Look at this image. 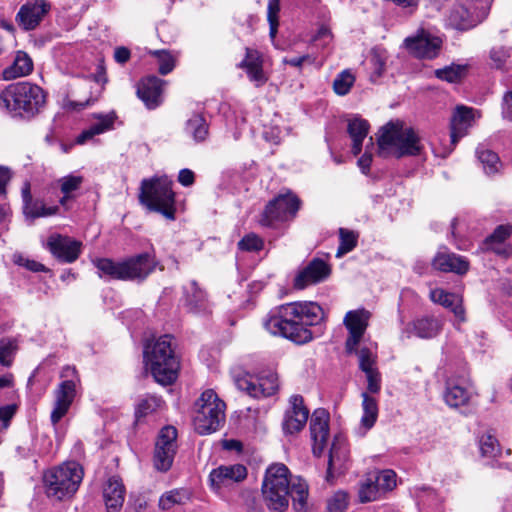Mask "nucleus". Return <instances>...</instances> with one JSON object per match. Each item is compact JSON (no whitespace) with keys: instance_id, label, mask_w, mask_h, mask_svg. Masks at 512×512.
Masks as SVG:
<instances>
[{"instance_id":"60","label":"nucleus","mask_w":512,"mask_h":512,"mask_svg":"<svg viewBox=\"0 0 512 512\" xmlns=\"http://www.w3.org/2000/svg\"><path fill=\"white\" fill-rule=\"evenodd\" d=\"M502 114L504 118L512 121V90L503 98Z\"/></svg>"},{"instance_id":"27","label":"nucleus","mask_w":512,"mask_h":512,"mask_svg":"<svg viewBox=\"0 0 512 512\" xmlns=\"http://www.w3.org/2000/svg\"><path fill=\"white\" fill-rule=\"evenodd\" d=\"M442 330V322L438 318L425 316L416 319L408 324L401 332V338H410L415 335L422 339H430L436 337Z\"/></svg>"},{"instance_id":"53","label":"nucleus","mask_w":512,"mask_h":512,"mask_svg":"<svg viewBox=\"0 0 512 512\" xmlns=\"http://www.w3.org/2000/svg\"><path fill=\"white\" fill-rule=\"evenodd\" d=\"M14 351L15 345L12 340L7 338L0 339V364L10 366Z\"/></svg>"},{"instance_id":"5","label":"nucleus","mask_w":512,"mask_h":512,"mask_svg":"<svg viewBox=\"0 0 512 512\" xmlns=\"http://www.w3.org/2000/svg\"><path fill=\"white\" fill-rule=\"evenodd\" d=\"M381 154L396 158L420 155L423 150L421 139L416 131L402 121H390L379 130L377 138Z\"/></svg>"},{"instance_id":"61","label":"nucleus","mask_w":512,"mask_h":512,"mask_svg":"<svg viewBox=\"0 0 512 512\" xmlns=\"http://www.w3.org/2000/svg\"><path fill=\"white\" fill-rule=\"evenodd\" d=\"M131 56L130 50L126 47H117L114 51V59L119 64H125Z\"/></svg>"},{"instance_id":"22","label":"nucleus","mask_w":512,"mask_h":512,"mask_svg":"<svg viewBox=\"0 0 512 512\" xmlns=\"http://www.w3.org/2000/svg\"><path fill=\"white\" fill-rule=\"evenodd\" d=\"M309 410L304 405L303 397L292 395L289 399V407L283 420V431L286 434H294L301 431L308 420Z\"/></svg>"},{"instance_id":"4","label":"nucleus","mask_w":512,"mask_h":512,"mask_svg":"<svg viewBox=\"0 0 512 512\" xmlns=\"http://www.w3.org/2000/svg\"><path fill=\"white\" fill-rule=\"evenodd\" d=\"M144 360L157 383L170 385L176 381L180 361L172 346L170 335H164L152 343H146Z\"/></svg>"},{"instance_id":"46","label":"nucleus","mask_w":512,"mask_h":512,"mask_svg":"<svg viewBox=\"0 0 512 512\" xmlns=\"http://www.w3.org/2000/svg\"><path fill=\"white\" fill-rule=\"evenodd\" d=\"M189 500V495L184 490H172L163 494L159 500V507L163 510H169L174 505L184 504Z\"/></svg>"},{"instance_id":"16","label":"nucleus","mask_w":512,"mask_h":512,"mask_svg":"<svg viewBox=\"0 0 512 512\" xmlns=\"http://www.w3.org/2000/svg\"><path fill=\"white\" fill-rule=\"evenodd\" d=\"M442 43L443 41L439 36L433 35L424 29L404 40L408 52L420 59L436 58L440 53Z\"/></svg>"},{"instance_id":"8","label":"nucleus","mask_w":512,"mask_h":512,"mask_svg":"<svg viewBox=\"0 0 512 512\" xmlns=\"http://www.w3.org/2000/svg\"><path fill=\"white\" fill-rule=\"evenodd\" d=\"M83 475V468L75 461L48 470L44 474L47 495L57 500L71 497L78 490Z\"/></svg>"},{"instance_id":"45","label":"nucleus","mask_w":512,"mask_h":512,"mask_svg":"<svg viewBox=\"0 0 512 512\" xmlns=\"http://www.w3.org/2000/svg\"><path fill=\"white\" fill-rule=\"evenodd\" d=\"M479 161L483 164V168L486 174H494L498 171L499 157L498 155L483 147H478L476 151Z\"/></svg>"},{"instance_id":"3","label":"nucleus","mask_w":512,"mask_h":512,"mask_svg":"<svg viewBox=\"0 0 512 512\" xmlns=\"http://www.w3.org/2000/svg\"><path fill=\"white\" fill-rule=\"evenodd\" d=\"M47 93L30 81L9 84L0 92V110L13 119L31 120L46 106Z\"/></svg>"},{"instance_id":"6","label":"nucleus","mask_w":512,"mask_h":512,"mask_svg":"<svg viewBox=\"0 0 512 512\" xmlns=\"http://www.w3.org/2000/svg\"><path fill=\"white\" fill-rule=\"evenodd\" d=\"M93 264L101 278L107 276L117 280L141 282L155 270L157 262L149 253H141L119 262L109 258H96Z\"/></svg>"},{"instance_id":"25","label":"nucleus","mask_w":512,"mask_h":512,"mask_svg":"<svg viewBox=\"0 0 512 512\" xmlns=\"http://www.w3.org/2000/svg\"><path fill=\"white\" fill-rule=\"evenodd\" d=\"M247 477V469L242 464L221 465L210 472L209 481L214 490H220Z\"/></svg>"},{"instance_id":"63","label":"nucleus","mask_w":512,"mask_h":512,"mask_svg":"<svg viewBox=\"0 0 512 512\" xmlns=\"http://www.w3.org/2000/svg\"><path fill=\"white\" fill-rule=\"evenodd\" d=\"M178 181L183 186H190L194 183V173L190 169H182L178 175Z\"/></svg>"},{"instance_id":"14","label":"nucleus","mask_w":512,"mask_h":512,"mask_svg":"<svg viewBox=\"0 0 512 512\" xmlns=\"http://www.w3.org/2000/svg\"><path fill=\"white\" fill-rule=\"evenodd\" d=\"M235 384L239 390L253 398L273 396L279 389L278 375L271 371L261 374L256 380L248 375L238 377Z\"/></svg>"},{"instance_id":"55","label":"nucleus","mask_w":512,"mask_h":512,"mask_svg":"<svg viewBox=\"0 0 512 512\" xmlns=\"http://www.w3.org/2000/svg\"><path fill=\"white\" fill-rule=\"evenodd\" d=\"M358 357H359V367L360 369L366 373L370 372L375 367V356L368 348H362L358 351Z\"/></svg>"},{"instance_id":"1","label":"nucleus","mask_w":512,"mask_h":512,"mask_svg":"<svg viewBox=\"0 0 512 512\" xmlns=\"http://www.w3.org/2000/svg\"><path fill=\"white\" fill-rule=\"evenodd\" d=\"M324 317L322 307L316 302H291L270 311L263 319V326L273 336L303 345L313 340L310 327L320 324Z\"/></svg>"},{"instance_id":"11","label":"nucleus","mask_w":512,"mask_h":512,"mask_svg":"<svg viewBox=\"0 0 512 512\" xmlns=\"http://www.w3.org/2000/svg\"><path fill=\"white\" fill-rule=\"evenodd\" d=\"M300 204V199L290 191L279 194L268 202L259 223L265 227H276L279 223L290 221L295 218Z\"/></svg>"},{"instance_id":"9","label":"nucleus","mask_w":512,"mask_h":512,"mask_svg":"<svg viewBox=\"0 0 512 512\" xmlns=\"http://www.w3.org/2000/svg\"><path fill=\"white\" fill-rule=\"evenodd\" d=\"M194 427L201 435L217 431L225 420V403L215 391H204L195 403Z\"/></svg>"},{"instance_id":"56","label":"nucleus","mask_w":512,"mask_h":512,"mask_svg":"<svg viewBox=\"0 0 512 512\" xmlns=\"http://www.w3.org/2000/svg\"><path fill=\"white\" fill-rule=\"evenodd\" d=\"M16 411L17 406L15 404H9L0 407V424L2 429H7L9 427Z\"/></svg>"},{"instance_id":"28","label":"nucleus","mask_w":512,"mask_h":512,"mask_svg":"<svg viewBox=\"0 0 512 512\" xmlns=\"http://www.w3.org/2000/svg\"><path fill=\"white\" fill-rule=\"evenodd\" d=\"M472 395L471 387L463 379L449 378L446 381L443 397L448 406L452 408L465 406L470 402Z\"/></svg>"},{"instance_id":"44","label":"nucleus","mask_w":512,"mask_h":512,"mask_svg":"<svg viewBox=\"0 0 512 512\" xmlns=\"http://www.w3.org/2000/svg\"><path fill=\"white\" fill-rule=\"evenodd\" d=\"M434 74L440 80L456 83L465 76L466 66L452 64L442 69L435 70Z\"/></svg>"},{"instance_id":"17","label":"nucleus","mask_w":512,"mask_h":512,"mask_svg":"<svg viewBox=\"0 0 512 512\" xmlns=\"http://www.w3.org/2000/svg\"><path fill=\"white\" fill-rule=\"evenodd\" d=\"M369 317L370 313L364 309L352 310L346 313L344 325L349 331V336L345 348L348 353L356 352V348L368 326Z\"/></svg>"},{"instance_id":"20","label":"nucleus","mask_w":512,"mask_h":512,"mask_svg":"<svg viewBox=\"0 0 512 512\" xmlns=\"http://www.w3.org/2000/svg\"><path fill=\"white\" fill-rule=\"evenodd\" d=\"M237 66L245 71L248 79L255 87H262L269 79L264 70L263 54L254 48H245V56Z\"/></svg>"},{"instance_id":"12","label":"nucleus","mask_w":512,"mask_h":512,"mask_svg":"<svg viewBox=\"0 0 512 512\" xmlns=\"http://www.w3.org/2000/svg\"><path fill=\"white\" fill-rule=\"evenodd\" d=\"M367 392L362 393V416L355 432L358 436H365L366 433L375 425L378 418L377 400L368 394H376L381 389V375L378 369L366 372Z\"/></svg>"},{"instance_id":"59","label":"nucleus","mask_w":512,"mask_h":512,"mask_svg":"<svg viewBox=\"0 0 512 512\" xmlns=\"http://www.w3.org/2000/svg\"><path fill=\"white\" fill-rule=\"evenodd\" d=\"M331 39H332L331 32L325 26L320 27L317 34L313 37V41L314 42L321 41L322 46L328 45L330 43Z\"/></svg>"},{"instance_id":"7","label":"nucleus","mask_w":512,"mask_h":512,"mask_svg":"<svg viewBox=\"0 0 512 512\" xmlns=\"http://www.w3.org/2000/svg\"><path fill=\"white\" fill-rule=\"evenodd\" d=\"M172 184L166 176L142 180L140 202L149 210L162 214L168 220H174L176 207Z\"/></svg>"},{"instance_id":"48","label":"nucleus","mask_w":512,"mask_h":512,"mask_svg":"<svg viewBox=\"0 0 512 512\" xmlns=\"http://www.w3.org/2000/svg\"><path fill=\"white\" fill-rule=\"evenodd\" d=\"M479 445L483 456L495 458L500 454L499 442L490 432H487L480 437Z\"/></svg>"},{"instance_id":"23","label":"nucleus","mask_w":512,"mask_h":512,"mask_svg":"<svg viewBox=\"0 0 512 512\" xmlns=\"http://www.w3.org/2000/svg\"><path fill=\"white\" fill-rule=\"evenodd\" d=\"M166 81L156 77L147 76L137 85V96L148 109H155L163 102V91Z\"/></svg>"},{"instance_id":"40","label":"nucleus","mask_w":512,"mask_h":512,"mask_svg":"<svg viewBox=\"0 0 512 512\" xmlns=\"http://www.w3.org/2000/svg\"><path fill=\"white\" fill-rule=\"evenodd\" d=\"M358 497L361 503L373 502L384 498L370 473L359 483Z\"/></svg>"},{"instance_id":"58","label":"nucleus","mask_w":512,"mask_h":512,"mask_svg":"<svg viewBox=\"0 0 512 512\" xmlns=\"http://www.w3.org/2000/svg\"><path fill=\"white\" fill-rule=\"evenodd\" d=\"M12 173L9 168L0 165V196L6 197L7 185L10 182Z\"/></svg>"},{"instance_id":"41","label":"nucleus","mask_w":512,"mask_h":512,"mask_svg":"<svg viewBox=\"0 0 512 512\" xmlns=\"http://www.w3.org/2000/svg\"><path fill=\"white\" fill-rule=\"evenodd\" d=\"M376 486L379 488L385 497L388 492H391L397 485V475L391 469L375 470L370 472Z\"/></svg>"},{"instance_id":"18","label":"nucleus","mask_w":512,"mask_h":512,"mask_svg":"<svg viewBox=\"0 0 512 512\" xmlns=\"http://www.w3.org/2000/svg\"><path fill=\"white\" fill-rule=\"evenodd\" d=\"M310 433L313 441V454L320 457L328 445L329 433V414L324 409H317L313 412L310 421Z\"/></svg>"},{"instance_id":"38","label":"nucleus","mask_w":512,"mask_h":512,"mask_svg":"<svg viewBox=\"0 0 512 512\" xmlns=\"http://www.w3.org/2000/svg\"><path fill=\"white\" fill-rule=\"evenodd\" d=\"M84 178L80 175L69 174L58 180V185L63 196L59 199L62 206H66L69 201L74 200L82 187Z\"/></svg>"},{"instance_id":"10","label":"nucleus","mask_w":512,"mask_h":512,"mask_svg":"<svg viewBox=\"0 0 512 512\" xmlns=\"http://www.w3.org/2000/svg\"><path fill=\"white\" fill-rule=\"evenodd\" d=\"M61 382L54 391V406L50 419L53 425L67 414L76 396L77 386L80 385V376L74 366L66 365L60 372Z\"/></svg>"},{"instance_id":"52","label":"nucleus","mask_w":512,"mask_h":512,"mask_svg":"<svg viewBox=\"0 0 512 512\" xmlns=\"http://www.w3.org/2000/svg\"><path fill=\"white\" fill-rule=\"evenodd\" d=\"M348 505V495L343 491L336 492L327 503V512H344Z\"/></svg>"},{"instance_id":"50","label":"nucleus","mask_w":512,"mask_h":512,"mask_svg":"<svg viewBox=\"0 0 512 512\" xmlns=\"http://www.w3.org/2000/svg\"><path fill=\"white\" fill-rule=\"evenodd\" d=\"M155 56L159 63V73L161 75L169 74L175 67V57L168 51L155 50L150 52Z\"/></svg>"},{"instance_id":"51","label":"nucleus","mask_w":512,"mask_h":512,"mask_svg":"<svg viewBox=\"0 0 512 512\" xmlns=\"http://www.w3.org/2000/svg\"><path fill=\"white\" fill-rule=\"evenodd\" d=\"M264 247V241L255 233L245 235L239 242L238 248L242 251L258 252Z\"/></svg>"},{"instance_id":"32","label":"nucleus","mask_w":512,"mask_h":512,"mask_svg":"<svg viewBox=\"0 0 512 512\" xmlns=\"http://www.w3.org/2000/svg\"><path fill=\"white\" fill-rule=\"evenodd\" d=\"M103 497L109 512H117L124 503L125 487L116 476L110 477L104 486Z\"/></svg>"},{"instance_id":"31","label":"nucleus","mask_w":512,"mask_h":512,"mask_svg":"<svg viewBox=\"0 0 512 512\" xmlns=\"http://www.w3.org/2000/svg\"><path fill=\"white\" fill-rule=\"evenodd\" d=\"M432 265L439 271L454 272L457 274H465L469 269V263L466 258L447 252L437 253L433 259Z\"/></svg>"},{"instance_id":"30","label":"nucleus","mask_w":512,"mask_h":512,"mask_svg":"<svg viewBox=\"0 0 512 512\" xmlns=\"http://www.w3.org/2000/svg\"><path fill=\"white\" fill-rule=\"evenodd\" d=\"M512 233V227L509 225H500L484 241V249L493 251L497 255L509 257L512 253V247L506 244V240Z\"/></svg>"},{"instance_id":"29","label":"nucleus","mask_w":512,"mask_h":512,"mask_svg":"<svg viewBox=\"0 0 512 512\" xmlns=\"http://www.w3.org/2000/svg\"><path fill=\"white\" fill-rule=\"evenodd\" d=\"M429 297L432 302L449 309L459 322L466 320L462 298L458 294L447 292L441 288H435L430 291Z\"/></svg>"},{"instance_id":"15","label":"nucleus","mask_w":512,"mask_h":512,"mask_svg":"<svg viewBox=\"0 0 512 512\" xmlns=\"http://www.w3.org/2000/svg\"><path fill=\"white\" fill-rule=\"evenodd\" d=\"M482 0H464V3H456L449 10L446 21L454 29L466 31L475 27L481 18L478 11Z\"/></svg>"},{"instance_id":"24","label":"nucleus","mask_w":512,"mask_h":512,"mask_svg":"<svg viewBox=\"0 0 512 512\" xmlns=\"http://www.w3.org/2000/svg\"><path fill=\"white\" fill-rule=\"evenodd\" d=\"M183 305L193 314H207L211 312V303L207 292L192 280L183 286Z\"/></svg>"},{"instance_id":"47","label":"nucleus","mask_w":512,"mask_h":512,"mask_svg":"<svg viewBox=\"0 0 512 512\" xmlns=\"http://www.w3.org/2000/svg\"><path fill=\"white\" fill-rule=\"evenodd\" d=\"M340 244L337 249L336 257H341L352 251L357 245V235L348 229H339Z\"/></svg>"},{"instance_id":"13","label":"nucleus","mask_w":512,"mask_h":512,"mask_svg":"<svg viewBox=\"0 0 512 512\" xmlns=\"http://www.w3.org/2000/svg\"><path fill=\"white\" fill-rule=\"evenodd\" d=\"M177 430L173 426L163 427L157 437L154 451V466L158 471H168L177 449Z\"/></svg>"},{"instance_id":"42","label":"nucleus","mask_w":512,"mask_h":512,"mask_svg":"<svg viewBox=\"0 0 512 512\" xmlns=\"http://www.w3.org/2000/svg\"><path fill=\"white\" fill-rule=\"evenodd\" d=\"M59 208L57 206L47 207L42 200H30L23 205V213L27 218L36 219L55 215Z\"/></svg>"},{"instance_id":"34","label":"nucleus","mask_w":512,"mask_h":512,"mask_svg":"<svg viewBox=\"0 0 512 512\" xmlns=\"http://www.w3.org/2000/svg\"><path fill=\"white\" fill-rule=\"evenodd\" d=\"M93 118L97 121L91 124L89 128L83 130L77 136V144L82 145L86 143L88 140L92 139L94 136L100 135L113 129V125L116 120V115L114 112H110L107 114H94Z\"/></svg>"},{"instance_id":"26","label":"nucleus","mask_w":512,"mask_h":512,"mask_svg":"<svg viewBox=\"0 0 512 512\" xmlns=\"http://www.w3.org/2000/svg\"><path fill=\"white\" fill-rule=\"evenodd\" d=\"M47 247L59 260L72 263L79 257L82 243L69 237L56 234L49 237Z\"/></svg>"},{"instance_id":"33","label":"nucleus","mask_w":512,"mask_h":512,"mask_svg":"<svg viewBox=\"0 0 512 512\" xmlns=\"http://www.w3.org/2000/svg\"><path fill=\"white\" fill-rule=\"evenodd\" d=\"M473 122V109L464 106L456 108L451 119V143L456 145L458 140L466 135Z\"/></svg>"},{"instance_id":"64","label":"nucleus","mask_w":512,"mask_h":512,"mask_svg":"<svg viewBox=\"0 0 512 512\" xmlns=\"http://www.w3.org/2000/svg\"><path fill=\"white\" fill-rule=\"evenodd\" d=\"M372 163V154L365 151V153L358 159V166L364 174H367Z\"/></svg>"},{"instance_id":"19","label":"nucleus","mask_w":512,"mask_h":512,"mask_svg":"<svg viewBox=\"0 0 512 512\" xmlns=\"http://www.w3.org/2000/svg\"><path fill=\"white\" fill-rule=\"evenodd\" d=\"M331 273L329 265L320 258L312 259L300 269L294 278V288L302 290L310 285L320 283Z\"/></svg>"},{"instance_id":"54","label":"nucleus","mask_w":512,"mask_h":512,"mask_svg":"<svg viewBox=\"0 0 512 512\" xmlns=\"http://www.w3.org/2000/svg\"><path fill=\"white\" fill-rule=\"evenodd\" d=\"M509 57L510 50L503 46L493 47L490 51V60L497 69H501Z\"/></svg>"},{"instance_id":"21","label":"nucleus","mask_w":512,"mask_h":512,"mask_svg":"<svg viewBox=\"0 0 512 512\" xmlns=\"http://www.w3.org/2000/svg\"><path fill=\"white\" fill-rule=\"evenodd\" d=\"M51 4L46 0L28 1L16 15V22L26 31L34 30L50 11Z\"/></svg>"},{"instance_id":"37","label":"nucleus","mask_w":512,"mask_h":512,"mask_svg":"<svg viewBox=\"0 0 512 512\" xmlns=\"http://www.w3.org/2000/svg\"><path fill=\"white\" fill-rule=\"evenodd\" d=\"M184 132L195 143H201L209 135V125L201 113H193L185 123Z\"/></svg>"},{"instance_id":"2","label":"nucleus","mask_w":512,"mask_h":512,"mask_svg":"<svg viewBox=\"0 0 512 512\" xmlns=\"http://www.w3.org/2000/svg\"><path fill=\"white\" fill-rule=\"evenodd\" d=\"M262 494L270 510L282 512L289 506V498L297 512H306L308 484L300 477L292 478L284 464H273L266 470Z\"/></svg>"},{"instance_id":"57","label":"nucleus","mask_w":512,"mask_h":512,"mask_svg":"<svg viewBox=\"0 0 512 512\" xmlns=\"http://www.w3.org/2000/svg\"><path fill=\"white\" fill-rule=\"evenodd\" d=\"M15 263L20 265V266H23L25 268H27L28 270L30 271H33V272H43V271H46V268L43 264L35 261V260H30V259H27V258H24L23 256L19 255V256H15Z\"/></svg>"},{"instance_id":"62","label":"nucleus","mask_w":512,"mask_h":512,"mask_svg":"<svg viewBox=\"0 0 512 512\" xmlns=\"http://www.w3.org/2000/svg\"><path fill=\"white\" fill-rule=\"evenodd\" d=\"M267 10L268 20H278V14L280 11V0H269Z\"/></svg>"},{"instance_id":"35","label":"nucleus","mask_w":512,"mask_h":512,"mask_svg":"<svg viewBox=\"0 0 512 512\" xmlns=\"http://www.w3.org/2000/svg\"><path fill=\"white\" fill-rule=\"evenodd\" d=\"M33 68L31 57L24 51H17L12 64L3 70L2 76L6 81L14 80L31 74Z\"/></svg>"},{"instance_id":"39","label":"nucleus","mask_w":512,"mask_h":512,"mask_svg":"<svg viewBox=\"0 0 512 512\" xmlns=\"http://www.w3.org/2000/svg\"><path fill=\"white\" fill-rule=\"evenodd\" d=\"M347 459V450L345 447L344 440L335 436L331 447L329 449V459H328V470H327V481H330L332 477V470L334 468H340Z\"/></svg>"},{"instance_id":"36","label":"nucleus","mask_w":512,"mask_h":512,"mask_svg":"<svg viewBox=\"0 0 512 512\" xmlns=\"http://www.w3.org/2000/svg\"><path fill=\"white\" fill-rule=\"evenodd\" d=\"M369 123L367 120L355 116L348 121L347 131L352 139V153L358 155L362 151L364 139L369 132Z\"/></svg>"},{"instance_id":"43","label":"nucleus","mask_w":512,"mask_h":512,"mask_svg":"<svg viewBox=\"0 0 512 512\" xmlns=\"http://www.w3.org/2000/svg\"><path fill=\"white\" fill-rule=\"evenodd\" d=\"M163 401L156 395H145L140 398L135 406V417L137 421L146 417L161 408Z\"/></svg>"},{"instance_id":"49","label":"nucleus","mask_w":512,"mask_h":512,"mask_svg":"<svg viewBox=\"0 0 512 512\" xmlns=\"http://www.w3.org/2000/svg\"><path fill=\"white\" fill-rule=\"evenodd\" d=\"M355 82V77L348 70L342 71L333 81V90L337 95L344 96L349 93Z\"/></svg>"}]
</instances>
